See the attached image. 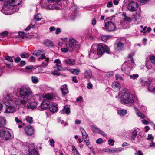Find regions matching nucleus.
<instances>
[{
    "instance_id": "f257e3e1",
    "label": "nucleus",
    "mask_w": 155,
    "mask_h": 155,
    "mask_svg": "<svg viewBox=\"0 0 155 155\" xmlns=\"http://www.w3.org/2000/svg\"><path fill=\"white\" fill-rule=\"evenodd\" d=\"M19 96L16 95L14 93H9L10 96L15 99V104L18 106L25 105L28 101L33 96L32 92L30 88L27 85H23L18 90Z\"/></svg>"
},
{
    "instance_id": "f03ea898",
    "label": "nucleus",
    "mask_w": 155,
    "mask_h": 155,
    "mask_svg": "<svg viewBox=\"0 0 155 155\" xmlns=\"http://www.w3.org/2000/svg\"><path fill=\"white\" fill-rule=\"evenodd\" d=\"M120 101L123 103L129 105L133 104L136 101V97L131 94L127 89H124L121 93L119 94Z\"/></svg>"
},
{
    "instance_id": "7ed1b4c3",
    "label": "nucleus",
    "mask_w": 155,
    "mask_h": 155,
    "mask_svg": "<svg viewBox=\"0 0 155 155\" xmlns=\"http://www.w3.org/2000/svg\"><path fill=\"white\" fill-rule=\"evenodd\" d=\"M9 94L5 95L3 96V100L6 106L5 110L4 112L5 113H12L15 111V107L10 102L15 103V99L12 98L10 96Z\"/></svg>"
},
{
    "instance_id": "20e7f679",
    "label": "nucleus",
    "mask_w": 155,
    "mask_h": 155,
    "mask_svg": "<svg viewBox=\"0 0 155 155\" xmlns=\"http://www.w3.org/2000/svg\"><path fill=\"white\" fill-rule=\"evenodd\" d=\"M11 4L9 2H5L1 10V12L5 15H10L18 10V7Z\"/></svg>"
},
{
    "instance_id": "39448f33",
    "label": "nucleus",
    "mask_w": 155,
    "mask_h": 155,
    "mask_svg": "<svg viewBox=\"0 0 155 155\" xmlns=\"http://www.w3.org/2000/svg\"><path fill=\"white\" fill-rule=\"evenodd\" d=\"M44 99L40 106L38 108L41 111H43L46 109L50 105L49 100L53 98V96L51 94L48 93L43 96Z\"/></svg>"
},
{
    "instance_id": "423d86ee",
    "label": "nucleus",
    "mask_w": 155,
    "mask_h": 155,
    "mask_svg": "<svg viewBox=\"0 0 155 155\" xmlns=\"http://www.w3.org/2000/svg\"><path fill=\"white\" fill-rule=\"evenodd\" d=\"M64 0H47L48 3L47 5V8L49 9H57L59 8V6L61 5L62 1Z\"/></svg>"
},
{
    "instance_id": "0eeeda50",
    "label": "nucleus",
    "mask_w": 155,
    "mask_h": 155,
    "mask_svg": "<svg viewBox=\"0 0 155 155\" xmlns=\"http://www.w3.org/2000/svg\"><path fill=\"white\" fill-rule=\"evenodd\" d=\"M134 66V62H130L129 61L125 62L123 64L122 70L127 75H129L130 71Z\"/></svg>"
},
{
    "instance_id": "6e6552de",
    "label": "nucleus",
    "mask_w": 155,
    "mask_h": 155,
    "mask_svg": "<svg viewBox=\"0 0 155 155\" xmlns=\"http://www.w3.org/2000/svg\"><path fill=\"white\" fill-rule=\"evenodd\" d=\"M97 53L99 56H101L103 53L106 52V53L110 54V51L109 48L106 45L103 46L102 45H99L97 48Z\"/></svg>"
},
{
    "instance_id": "1a4fd4ad",
    "label": "nucleus",
    "mask_w": 155,
    "mask_h": 155,
    "mask_svg": "<svg viewBox=\"0 0 155 155\" xmlns=\"http://www.w3.org/2000/svg\"><path fill=\"white\" fill-rule=\"evenodd\" d=\"M80 45L79 42L73 38L70 39L68 43L66 44V47L71 50L79 49Z\"/></svg>"
},
{
    "instance_id": "9d476101",
    "label": "nucleus",
    "mask_w": 155,
    "mask_h": 155,
    "mask_svg": "<svg viewBox=\"0 0 155 155\" xmlns=\"http://www.w3.org/2000/svg\"><path fill=\"white\" fill-rule=\"evenodd\" d=\"M116 28V26L115 24L111 21L106 22L104 27L103 28L104 29L109 32L114 31Z\"/></svg>"
},
{
    "instance_id": "9b49d317",
    "label": "nucleus",
    "mask_w": 155,
    "mask_h": 155,
    "mask_svg": "<svg viewBox=\"0 0 155 155\" xmlns=\"http://www.w3.org/2000/svg\"><path fill=\"white\" fill-rule=\"evenodd\" d=\"M0 137L3 140H8L11 137V134L8 130L2 129L0 130Z\"/></svg>"
},
{
    "instance_id": "f8f14e48",
    "label": "nucleus",
    "mask_w": 155,
    "mask_h": 155,
    "mask_svg": "<svg viewBox=\"0 0 155 155\" xmlns=\"http://www.w3.org/2000/svg\"><path fill=\"white\" fill-rule=\"evenodd\" d=\"M138 6V4L136 2L132 1L129 3L127 8L129 11L134 12L137 9Z\"/></svg>"
},
{
    "instance_id": "ddd939ff",
    "label": "nucleus",
    "mask_w": 155,
    "mask_h": 155,
    "mask_svg": "<svg viewBox=\"0 0 155 155\" xmlns=\"http://www.w3.org/2000/svg\"><path fill=\"white\" fill-rule=\"evenodd\" d=\"M94 45H92L89 55L91 58L96 59L99 57V55L97 53L96 50L94 49Z\"/></svg>"
},
{
    "instance_id": "4468645a",
    "label": "nucleus",
    "mask_w": 155,
    "mask_h": 155,
    "mask_svg": "<svg viewBox=\"0 0 155 155\" xmlns=\"http://www.w3.org/2000/svg\"><path fill=\"white\" fill-rule=\"evenodd\" d=\"M142 18L141 15L139 12H137L136 14L132 16V19L134 20L135 23L138 24Z\"/></svg>"
},
{
    "instance_id": "2eb2a0df",
    "label": "nucleus",
    "mask_w": 155,
    "mask_h": 155,
    "mask_svg": "<svg viewBox=\"0 0 155 155\" xmlns=\"http://www.w3.org/2000/svg\"><path fill=\"white\" fill-rule=\"evenodd\" d=\"M38 105V103L36 101H31L27 105L26 107L28 109L33 110L36 109Z\"/></svg>"
},
{
    "instance_id": "dca6fc26",
    "label": "nucleus",
    "mask_w": 155,
    "mask_h": 155,
    "mask_svg": "<svg viewBox=\"0 0 155 155\" xmlns=\"http://www.w3.org/2000/svg\"><path fill=\"white\" fill-rule=\"evenodd\" d=\"M84 78L86 79L92 78L93 76L91 70L88 69L86 70L84 73Z\"/></svg>"
},
{
    "instance_id": "f3484780",
    "label": "nucleus",
    "mask_w": 155,
    "mask_h": 155,
    "mask_svg": "<svg viewBox=\"0 0 155 155\" xmlns=\"http://www.w3.org/2000/svg\"><path fill=\"white\" fill-rule=\"evenodd\" d=\"M25 130L26 134L28 136L32 135L34 132L33 127L30 126H26L25 128Z\"/></svg>"
},
{
    "instance_id": "a211bd4d",
    "label": "nucleus",
    "mask_w": 155,
    "mask_h": 155,
    "mask_svg": "<svg viewBox=\"0 0 155 155\" xmlns=\"http://www.w3.org/2000/svg\"><path fill=\"white\" fill-rule=\"evenodd\" d=\"M148 90L153 92H155V80L152 81L148 85Z\"/></svg>"
},
{
    "instance_id": "6ab92c4d",
    "label": "nucleus",
    "mask_w": 155,
    "mask_h": 155,
    "mask_svg": "<svg viewBox=\"0 0 155 155\" xmlns=\"http://www.w3.org/2000/svg\"><path fill=\"white\" fill-rule=\"evenodd\" d=\"M81 130L82 135V137L84 141H86L89 140L88 136L85 130L83 128H81Z\"/></svg>"
},
{
    "instance_id": "aec40b11",
    "label": "nucleus",
    "mask_w": 155,
    "mask_h": 155,
    "mask_svg": "<svg viewBox=\"0 0 155 155\" xmlns=\"http://www.w3.org/2000/svg\"><path fill=\"white\" fill-rule=\"evenodd\" d=\"M117 48L118 50L122 49L124 47V44L121 42L119 40L117 39L116 41Z\"/></svg>"
},
{
    "instance_id": "412c9836",
    "label": "nucleus",
    "mask_w": 155,
    "mask_h": 155,
    "mask_svg": "<svg viewBox=\"0 0 155 155\" xmlns=\"http://www.w3.org/2000/svg\"><path fill=\"white\" fill-rule=\"evenodd\" d=\"M62 114H68L70 113V108L68 105H66L64 106L63 110L61 112Z\"/></svg>"
},
{
    "instance_id": "4be33fe9",
    "label": "nucleus",
    "mask_w": 155,
    "mask_h": 155,
    "mask_svg": "<svg viewBox=\"0 0 155 155\" xmlns=\"http://www.w3.org/2000/svg\"><path fill=\"white\" fill-rule=\"evenodd\" d=\"M61 90L62 94L64 95L68 93V91L67 88V86L66 84L62 85L61 87Z\"/></svg>"
},
{
    "instance_id": "5701e85b",
    "label": "nucleus",
    "mask_w": 155,
    "mask_h": 155,
    "mask_svg": "<svg viewBox=\"0 0 155 155\" xmlns=\"http://www.w3.org/2000/svg\"><path fill=\"white\" fill-rule=\"evenodd\" d=\"M9 2L12 6L17 5L19 4L21 2L22 0H8Z\"/></svg>"
},
{
    "instance_id": "b1692460",
    "label": "nucleus",
    "mask_w": 155,
    "mask_h": 155,
    "mask_svg": "<svg viewBox=\"0 0 155 155\" xmlns=\"http://www.w3.org/2000/svg\"><path fill=\"white\" fill-rule=\"evenodd\" d=\"M137 131L136 130H134L131 133V135L130 137V139L132 140L133 142V141H134L135 139L137 134Z\"/></svg>"
},
{
    "instance_id": "393cba45",
    "label": "nucleus",
    "mask_w": 155,
    "mask_h": 155,
    "mask_svg": "<svg viewBox=\"0 0 155 155\" xmlns=\"http://www.w3.org/2000/svg\"><path fill=\"white\" fill-rule=\"evenodd\" d=\"M64 18L66 20H73L74 19V15H71V14L66 13L64 16Z\"/></svg>"
},
{
    "instance_id": "a878e982",
    "label": "nucleus",
    "mask_w": 155,
    "mask_h": 155,
    "mask_svg": "<svg viewBox=\"0 0 155 155\" xmlns=\"http://www.w3.org/2000/svg\"><path fill=\"white\" fill-rule=\"evenodd\" d=\"M6 124V120L5 117H0V127H4Z\"/></svg>"
},
{
    "instance_id": "bb28decb",
    "label": "nucleus",
    "mask_w": 155,
    "mask_h": 155,
    "mask_svg": "<svg viewBox=\"0 0 155 155\" xmlns=\"http://www.w3.org/2000/svg\"><path fill=\"white\" fill-rule=\"evenodd\" d=\"M112 87L114 89L119 90L121 87V86L118 82H115L112 84Z\"/></svg>"
},
{
    "instance_id": "cd10ccee",
    "label": "nucleus",
    "mask_w": 155,
    "mask_h": 155,
    "mask_svg": "<svg viewBox=\"0 0 155 155\" xmlns=\"http://www.w3.org/2000/svg\"><path fill=\"white\" fill-rule=\"evenodd\" d=\"M43 43L45 46L48 47H51L53 46L52 41L49 40H45L44 41Z\"/></svg>"
},
{
    "instance_id": "c85d7f7f",
    "label": "nucleus",
    "mask_w": 155,
    "mask_h": 155,
    "mask_svg": "<svg viewBox=\"0 0 155 155\" xmlns=\"http://www.w3.org/2000/svg\"><path fill=\"white\" fill-rule=\"evenodd\" d=\"M49 110L51 112L54 113L57 111L58 108L56 105H51L49 107Z\"/></svg>"
},
{
    "instance_id": "c756f323",
    "label": "nucleus",
    "mask_w": 155,
    "mask_h": 155,
    "mask_svg": "<svg viewBox=\"0 0 155 155\" xmlns=\"http://www.w3.org/2000/svg\"><path fill=\"white\" fill-rule=\"evenodd\" d=\"M134 109L136 110V114L139 117H140L142 119H143L145 118V115L141 112H140L139 110L137 108L135 107Z\"/></svg>"
},
{
    "instance_id": "7c9ffc66",
    "label": "nucleus",
    "mask_w": 155,
    "mask_h": 155,
    "mask_svg": "<svg viewBox=\"0 0 155 155\" xmlns=\"http://www.w3.org/2000/svg\"><path fill=\"white\" fill-rule=\"evenodd\" d=\"M42 16L40 13H38L34 16V19L35 21H38L41 20Z\"/></svg>"
},
{
    "instance_id": "2f4dec72",
    "label": "nucleus",
    "mask_w": 155,
    "mask_h": 155,
    "mask_svg": "<svg viewBox=\"0 0 155 155\" xmlns=\"http://www.w3.org/2000/svg\"><path fill=\"white\" fill-rule=\"evenodd\" d=\"M49 61V58H45V60L42 62V64L41 65V67L43 68H45L48 64Z\"/></svg>"
},
{
    "instance_id": "473e14b6",
    "label": "nucleus",
    "mask_w": 155,
    "mask_h": 155,
    "mask_svg": "<svg viewBox=\"0 0 155 155\" xmlns=\"http://www.w3.org/2000/svg\"><path fill=\"white\" fill-rule=\"evenodd\" d=\"M65 62L66 64H68L73 65L74 64L75 61L73 59H67L65 61Z\"/></svg>"
},
{
    "instance_id": "72a5a7b5",
    "label": "nucleus",
    "mask_w": 155,
    "mask_h": 155,
    "mask_svg": "<svg viewBox=\"0 0 155 155\" xmlns=\"http://www.w3.org/2000/svg\"><path fill=\"white\" fill-rule=\"evenodd\" d=\"M118 114L120 116H124L127 113L126 110L124 109L119 110L118 111Z\"/></svg>"
},
{
    "instance_id": "f704fd0d",
    "label": "nucleus",
    "mask_w": 155,
    "mask_h": 155,
    "mask_svg": "<svg viewBox=\"0 0 155 155\" xmlns=\"http://www.w3.org/2000/svg\"><path fill=\"white\" fill-rule=\"evenodd\" d=\"M124 150L123 148H113L111 150H110L111 153H115L117 152H120Z\"/></svg>"
},
{
    "instance_id": "c9c22d12",
    "label": "nucleus",
    "mask_w": 155,
    "mask_h": 155,
    "mask_svg": "<svg viewBox=\"0 0 155 155\" xmlns=\"http://www.w3.org/2000/svg\"><path fill=\"white\" fill-rule=\"evenodd\" d=\"M130 78L131 79L134 80L137 79L139 76L138 74H135L129 75Z\"/></svg>"
},
{
    "instance_id": "e433bc0d",
    "label": "nucleus",
    "mask_w": 155,
    "mask_h": 155,
    "mask_svg": "<svg viewBox=\"0 0 155 155\" xmlns=\"http://www.w3.org/2000/svg\"><path fill=\"white\" fill-rule=\"evenodd\" d=\"M43 51L42 50H35L33 52V53H32V54L36 56L40 55L41 53Z\"/></svg>"
},
{
    "instance_id": "4c0bfd02",
    "label": "nucleus",
    "mask_w": 155,
    "mask_h": 155,
    "mask_svg": "<svg viewBox=\"0 0 155 155\" xmlns=\"http://www.w3.org/2000/svg\"><path fill=\"white\" fill-rule=\"evenodd\" d=\"M123 19L124 21H127L129 22L131 21L132 19L130 17H127L125 14H123Z\"/></svg>"
},
{
    "instance_id": "58836bf2",
    "label": "nucleus",
    "mask_w": 155,
    "mask_h": 155,
    "mask_svg": "<svg viewBox=\"0 0 155 155\" xmlns=\"http://www.w3.org/2000/svg\"><path fill=\"white\" fill-rule=\"evenodd\" d=\"M134 54L135 52H132L129 54L128 55V58L130 59V60H129L130 61V62H134L133 61V56L134 55Z\"/></svg>"
},
{
    "instance_id": "ea45409f",
    "label": "nucleus",
    "mask_w": 155,
    "mask_h": 155,
    "mask_svg": "<svg viewBox=\"0 0 155 155\" xmlns=\"http://www.w3.org/2000/svg\"><path fill=\"white\" fill-rule=\"evenodd\" d=\"M29 151V155H38L37 151L35 149L32 150L31 151Z\"/></svg>"
},
{
    "instance_id": "a19ab883",
    "label": "nucleus",
    "mask_w": 155,
    "mask_h": 155,
    "mask_svg": "<svg viewBox=\"0 0 155 155\" xmlns=\"http://www.w3.org/2000/svg\"><path fill=\"white\" fill-rule=\"evenodd\" d=\"M25 119L26 121L30 124H31L33 122V118L32 117L27 116Z\"/></svg>"
},
{
    "instance_id": "79ce46f5",
    "label": "nucleus",
    "mask_w": 155,
    "mask_h": 155,
    "mask_svg": "<svg viewBox=\"0 0 155 155\" xmlns=\"http://www.w3.org/2000/svg\"><path fill=\"white\" fill-rule=\"evenodd\" d=\"M91 127L93 131L94 132L98 133L99 131H100V129H99L98 128H97L94 125H91Z\"/></svg>"
},
{
    "instance_id": "37998d69",
    "label": "nucleus",
    "mask_w": 155,
    "mask_h": 155,
    "mask_svg": "<svg viewBox=\"0 0 155 155\" xmlns=\"http://www.w3.org/2000/svg\"><path fill=\"white\" fill-rule=\"evenodd\" d=\"M71 73L74 74H78L80 72V71L78 69H71L70 70Z\"/></svg>"
},
{
    "instance_id": "c03bdc74",
    "label": "nucleus",
    "mask_w": 155,
    "mask_h": 155,
    "mask_svg": "<svg viewBox=\"0 0 155 155\" xmlns=\"http://www.w3.org/2000/svg\"><path fill=\"white\" fill-rule=\"evenodd\" d=\"M115 77H116V80H118L119 79L122 81H123L124 80V78L123 77L120 76L119 74H115Z\"/></svg>"
},
{
    "instance_id": "a18cd8bd",
    "label": "nucleus",
    "mask_w": 155,
    "mask_h": 155,
    "mask_svg": "<svg viewBox=\"0 0 155 155\" xmlns=\"http://www.w3.org/2000/svg\"><path fill=\"white\" fill-rule=\"evenodd\" d=\"M20 56L22 58H28L29 57V55L25 52H23L21 54Z\"/></svg>"
},
{
    "instance_id": "49530a36",
    "label": "nucleus",
    "mask_w": 155,
    "mask_h": 155,
    "mask_svg": "<svg viewBox=\"0 0 155 155\" xmlns=\"http://www.w3.org/2000/svg\"><path fill=\"white\" fill-rule=\"evenodd\" d=\"M110 37V36L108 35H102L101 37V39L103 41H105L108 39Z\"/></svg>"
},
{
    "instance_id": "de8ad7c7",
    "label": "nucleus",
    "mask_w": 155,
    "mask_h": 155,
    "mask_svg": "<svg viewBox=\"0 0 155 155\" xmlns=\"http://www.w3.org/2000/svg\"><path fill=\"white\" fill-rule=\"evenodd\" d=\"M32 82L34 83H36L38 82V78L35 76H33L31 78Z\"/></svg>"
},
{
    "instance_id": "09e8293b",
    "label": "nucleus",
    "mask_w": 155,
    "mask_h": 155,
    "mask_svg": "<svg viewBox=\"0 0 155 155\" xmlns=\"http://www.w3.org/2000/svg\"><path fill=\"white\" fill-rule=\"evenodd\" d=\"M150 60L153 64H155V56L153 55L151 56L150 57Z\"/></svg>"
},
{
    "instance_id": "8fccbe9b",
    "label": "nucleus",
    "mask_w": 155,
    "mask_h": 155,
    "mask_svg": "<svg viewBox=\"0 0 155 155\" xmlns=\"http://www.w3.org/2000/svg\"><path fill=\"white\" fill-rule=\"evenodd\" d=\"M45 53H44L43 51L42 52L41 54V56H40L38 58L39 59L42 60L46 58V57L45 55Z\"/></svg>"
},
{
    "instance_id": "3c124183",
    "label": "nucleus",
    "mask_w": 155,
    "mask_h": 155,
    "mask_svg": "<svg viewBox=\"0 0 155 155\" xmlns=\"http://www.w3.org/2000/svg\"><path fill=\"white\" fill-rule=\"evenodd\" d=\"M6 60L9 61L10 62L12 63L13 62V60L12 58L9 56H7L5 58Z\"/></svg>"
},
{
    "instance_id": "603ef678",
    "label": "nucleus",
    "mask_w": 155,
    "mask_h": 155,
    "mask_svg": "<svg viewBox=\"0 0 155 155\" xmlns=\"http://www.w3.org/2000/svg\"><path fill=\"white\" fill-rule=\"evenodd\" d=\"M108 144L109 145H111V146H114V140L111 139H110L108 140Z\"/></svg>"
},
{
    "instance_id": "864d4df0",
    "label": "nucleus",
    "mask_w": 155,
    "mask_h": 155,
    "mask_svg": "<svg viewBox=\"0 0 155 155\" xmlns=\"http://www.w3.org/2000/svg\"><path fill=\"white\" fill-rule=\"evenodd\" d=\"M56 67L54 68V69H57L58 71H61L63 69L62 67L60 65H57Z\"/></svg>"
},
{
    "instance_id": "5fc2aeb1",
    "label": "nucleus",
    "mask_w": 155,
    "mask_h": 155,
    "mask_svg": "<svg viewBox=\"0 0 155 155\" xmlns=\"http://www.w3.org/2000/svg\"><path fill=\"white\" fill-rule=\"evenodd\" d=\"M18 35L21 37H22L24 38V37H26V35L25 34L24 32H18Z\"/></svg>"
},
{
    "instance_id": "6e6d98bb",
    "label": "nucleus",
    "mask_w": 155,
    "mask_h": 155,
    "mask_svg": "<svg viewBox=\"0 0 155 155\" xmlns=\"http://www.w3.org/2000/svg\"><path fill=\"white\" fill-rule=\"evenodd\" d=\"M35 26V25H33L31 24L30 26H29L27 28L25 29V30L26 31H28L31 28L34 27Z\"/></svg>"
},
{
    "instance_id": "4d7b16f0",
    "label": "nucleus",
    "mask_w": 155,
    "mask_h": 155,
    "mask_svg": "<svg viewBox=\"0 0 155 155\" xmlns=\"http://www.w3.org/2000/svg\"><path fill=\"white\" fill-rule=\"evenodd\" d=\"M114 75V73L113 72H109L106 74V76L107 77H110L112 76H113Z\"/></svg>"
},
{
    "instance_id": "13d9d810",
    "label": "nucleus",
    "mask_w": 155,
    "mask_h": 155,
    "mask_svg": "<svg viewBox=\"0 0 155 155\" xmlns=\"http://www.w3.org/2000/svg\"><path fill=\"white\" fill-rule=\"evenodd\" d=\"M51 74L53 75L56 76H59L60 75V74L56 71H54L51 73Z\"/></svg>"
},
{
    "instance_id": "bf43d9fd",
    "label": "nucleus",
    "mask_w": 155,
    "mask_h": 155,
    "mask_svg": "<svg viewBox=\"0 0 155 155\" xmlns=\"http://www.w3.org/2000/svg\"><path fill=\"white\" fill-rule=\"evenodd\" d=\"M96 142L97 143L101 144L103 142V140L101 138H99L97 140Z\"/></svg>"
},
{
    "instance_id": "052dcab7",
    "label": "nucleus",
    "mask_w": 155,
    "mask_h": 155,
    "mask_svg": "<svg viewBox=\"0 0 155 155\" xmlns=\"http://www.w3.org/2000/svg\"><path fill=\"white\" fill-rule=\"evenodd\" d=\"M69 51L68 49L67 48H62L61 49V51L63 52H67Z\"/></svg>"
},
{
    "instance_id": "680f3d73",
    "label": "nucleus",
    "mask_w": 155,
    "mask_h": 155,
    "mask_svg": "<svg viewBox=\"0 0 155 155\" xmlns=\"http://www.w3.org/2000/svg\"><path fill=\"white\" fill-rule=\"evenodd\" d=\"M54 63L56 64V65H58L61 63V61L59 59H57L55 60L54 61Z\"/></svg>"
},
{
    "instance_id": "e2e57ef3",
    "label": "nucleus",
    "mask_w": 155,
    "mask_h": 155,
    "mask_svg": "<svg viewBox=\"0 0 155 155\" xmlns=\"http://www.w3.org/2000/svg\"><path fill=\"white\" fill-rule=\"evenodd\" d=\"M8 34V32L7 31H5L1 33L0 34L3 37H4L5 36Z\"/></svg>"
},
{
    "instance_id": "0e129e2a",
    "label": "nucleus",
    "mask_w": 155,
    "mask_h": 155,
    "mask_svg": "<svg viewBox=\"0 0 155 155\" xmlns=\"http://www.w3.org/2000/svg\"><path fill=\"white\" fill-rule=\"evenodd\" d=\"M149 146L150 147L155 148V143L152 141L151 143L149 144Z\"/></svg>"
},
{
    "instance_id": "69168bd1",
    "label": "nucleus",
    "mask_w": 155,
    "mask_h": 155,
    "mask_svg": "<svg viewBox=\"0 0 155 155\" xmlns=\"http://www.w3.org/2000/svg\"><path fill=\"white\" fill-rule=\"evenodd\" d=\"M135 155H143V154L140 150H138L136 151L135 153Z\"/></svg>"
},
{
    "instance_id": "338daca9",
    "label": "nucleus",
    "mask_w": 155,
    "mask_h": 155,
    "mask_svg": "<svg viewBox=\"0 0 155 155\" xmlns=\"http://www.w3.org/2000/svg\"><path fill=\"white\" fill-rule=\"evenodd\" d=\"M153 137L152 136V134H148V138H147V139L148 140H150L151 139L153 140Z\"/></svg>"
},
{
    "instance_id": "774afa93",
    "label": "nucleus",
    "mask_w": 155,
    "mask_h": 155,
    "mask_svg": "<svg viewBox=\"0 0 155 155\" xmlns=\"http://www.w3.org/2000/svg\"><path fill=\"white\" fill-rule=\"evenodd\" d=\"M50 145L51 146L53 147L54 146V140L53 139H51L50 140Z\"/></svg>"
}]
</instances>
